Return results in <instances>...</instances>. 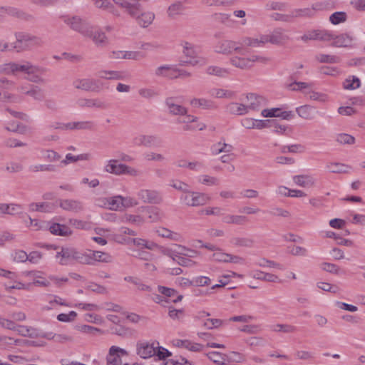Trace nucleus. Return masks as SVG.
I'll list each match as a JSON object with an SVG mask.
<instances>
[{
  "label": "nucleus",
  "instance_id": "obj_49",
  "mask_svg": "<svg viewBox=\"0 0 365 365\" xmlns=\"http://www.w3.org/2000/svg\"><path fill=\"white\" fill-rule=\"evenodd\" d=\"M95 6L99 9L107 11L111 13L114 12V6L110 0H91Z\"/></svg>",
  "mask_w": 365,
  "mask_h": 365
},
{
  "label": "nucleus",
  "instance_id": "obj_50",
  "mask_svg": "<svg viewBox=\"0 0 365 365\" xmlns=\"http://www.w3.org/2000/svg\"><path fill=\"white\" fill-rule=\"evenodd\" d=\"M169 186L178 191H180L182 194L190 188V185L187 183L178 179L170 180L169 181Z\"/></svg>",
  "mask_w": 365,
  "mask_h": 365
},
{
  "label": "nucleus",
  "instance_id": "obj_52",
  "mask_svg": "<svg viewBox=\"0 0 365 365\" xmlns=\"http://www.w3.org/2000/svg\"><path fill=\"white\" fill-rule=\"evenodd\" d=\"M206 355L210 360L212 361L216 364H225L227 361L226 355L218 351H211Z\"/></svg>",
  "mask_w": 365,
  "mask_h": 365
},
{
  "label": "nucleus",
  "instance_id": "obj_12",
  "mask_svg": "<svg viewBox=\"0 0 365 365\" xmlns=\"http://www.w3.org/2000/svg\"><path fill=\"white\" fill-rule=\"evenodd\" d=\"M73 86L78 90L87 92H98L102 88L100 81L95 78H77L73 81Z\"/></svg>",
  "mask_w": 365,
  "mask_h": 365
},
{
  "label": "nucleus",
  "instance_id": "obj_54",
  "mask_svg": "<svg viewBox=\"0 0 365 365\" xmlns=\"http://www.w3.org/2000/svg\"><path fill=\"white\" fill-rule=\"evenodd\" d=\"M27 96H31L35 101H41L44 98V92L38 86L32 85Z\"/></svg>",
  "mask_w": 365,
  "mask_h": 365
},
{
  "label": "nucleus",
  "instance_id": "obj_34",
  "mask_svg": "<svg viewBox=\"0 0 365 365\" xmlns=\"http://www.w3.org/2000/svg\"><path fill=\"white\" fill-rule=\"evenodd\" d=\"M190 105L197 108L215 109L217 106L214 101L207 98H193L190 102Z\"/></svg>",
  "mask_w": 365,
  "mask_h": 365
},
{
  "label": "nucleus",
  "instance_id": "obj_55",
  "mask_svg": "<svg viewBox=\"0 0 365 365\" xmlns=\"http://www.w3.org/2000/svg\"><path fill=\"white\" fill-rule=\"evenodd\" d=\"M229 255V253L225 252L218 248L213 252L211 259L217 262L228 263Z\"/></svg>",
  "mask_w": 365,
  "mask_h": 365
},
{
  "label": "nucleus",
  "instance_id": "obj_62",
  "mask_svg": "<svg viewBox=\"0 0 365 365\" xmlns=\"http://www.w3.org/2000/svg\"><path fill=\"white\" fill-rule=\"evenodd\" d=\"M144 158L148 162H163L165 160L163 154L154 151L146 152L144 154Z\"/></svg>",
  "mask_w": 365,
  "mask_h": 365
},
{
  "label": "nucleus",
  "instance_id": "obj_6",
  "mask_svg": "<svg viewBox=\"0 0 365 365\" xmlns=\"http://www.w3.org/2000/svg\"><path fill=\"white\" fill-rule=\"evenodd\" d=\"M180 200L186 207H198L207 205L211 201V197L202 192L191 190L190 188L182 194Z\"/></svg>",
  "mask_w": 365,
  "mask_h": 365
},
{
  "label": "nucleus",
  "instance_id": "obj_56",
  "mask_svg": "<svg viewBox=\"0 0 365 365\" xmlns=\"http://www.w3.org/2000/svg\"><path fill=\"white\" fill-rule=\"evenodd\" d=\"M198 182L207 186H215L219 185V180L214 176L209 175H202L198 178Z\"/></svg>",
  "mask_w": 365,
  "mask_h": 365
},
{
  "label": "nucleus",
  "instance_id": "obj_11",
  "mask_svg": "<svg viewBox=\"0 0 365 365\" xmlns=\"http://www.w3.org/2000/svg\"><path fill=\"white\" fill-rule=\"evenodd\" d=\"M334 38V34L327 29H312L307 31L301 36L302 41L307 42L308 41H319L322 42H329Z\"/></svg>",
  "mask_w": 365,
  "mask_h": 365
},
{
  "label": "nucleus",
  "instance_id": "obj_22",
  "mask_svg": "<svg viewBox=\"0 0 365 365\" xmlns=\"http://www.w3.org/2000/svg\"><path fill=\"white\" fill-rule=\"evenodd\" d=\"M58 205L63 210L78 213L83 210V203L76 200L62 199L58 202Z\"/></svg>",
  "mask_w": 365,
  "mask_h": 365
},
{
  "label": "nucleus",
  "instance_id": "obj_40",
  "mask_svg": "<svg viewBox=\"0 0 365 365\" xmlns=\"http://www.w3.org/2000/svg\"><path fill=\"white\" fill-rule=\"evenodd\" d=\"M95 262H101V263H111L113 261V257L108 252H102V251H92V257H91Z\"/></svg>",
  "mask_w": 365,
  "mask_h": 365
},
{
  "label": "nucleus",
  "instance_id": "obj_48",
  "mask_svg": "<svg viewBox=\"0 0 365 365\" xmlns=\"http://www.w3.org/2000/svg\"><path fill=\"white\" fill-rule=\"evenodd\" d=\"M272 330L274 332H283L286 334L294 333L296 327L288 324H277L272 326Z\"/></svg>",
  "mask_w": 365,
  "mask_h": 365
},
{
  "label": "nucleus",
  "instance_id": "obj_44",
  "mask_svg": "<svg viewBox=\"0 0 365 365\" xmlns=\"http://www.w3.org/2000/svg\"><path fill=\"white\" fill-rule=\"evenodd\" d=\"M304 93L308 96L312 101H316L320 103H326L329 101V96L327 93L317 92L315 91H305Z\"/></svg>",
  "mask_w": 365,
  "mask_h": 365
},
{
  "label": "nucleus",
  "instance_id": "obj_60",
  "mask_svg": "<svg viewBox=\"0 0 365 365\" xmlns=\"http://www.w3.org/2000/svg\"><path fill=\"white\" fill-rule=\"evenodd\" d=\"M210 95L216 98H230L232 93L227 90L222 88H213L210 91Z\"/></svg>",
  "mask_w": 365,
  "mask_h": 365
},
{
  "label": "nucleus",
  "instance_id": "obj_58",
  "mask_svg": "<svg viewBox=\"0 0 365 365\" xmlns=\"http://www.w3.org/2000/svg\"><path fill=\"white\" fill-rule=\"evenodd\" d=\"M233 244L237 247H252L255 243L254 240L250 237H235L232 240Z\"/></svg>",
  "mask_w": 365,
  "mask_h": 365
},
{
  "label": "nucleus",
  "instance_id": "obj_20",
  "mask_svg": "<svg viewBox=\"0 0 365 365\" xmlns=\"http://www.w3.org/2000/svg\"><path fill=\"white\" fill-rule=\"evenodd\" d=\"M76 105L80 108L106 109L107 104L100 98H80L76 101Z\"/></svg>",
  "mask_w": 365,
  "mask_h": 365
},
{
  "label": "nucleus",
  "instance_id": "obj_31",
  "mask_svg": "<svg viewBox=\"0 0 365 365\" xmlns=\"http://www.w3.org/2000/svg\"><path fill=\"white\" fill-rule=\"evenodd\" d=\"M331 41H332L331 45L333 46L348 47L351 46L353 41V37L347 34H341L339 36L334 34V38Z\"/></svg>",
  "mask_w": 365,
  "mask_h": 365
},
{
  "label": "nucleus",
  "instance_id": "obj_57",
  "mask_svg": "<svg viewBox=\"0 0 365 365\" xmlns=\"http://www.w3.org/2000/svg\"><path fill=\"white\" fill-rule=\"evenodd\" d=\"M42 158L46 161L55 163L59 161L61 156L53 150H44L42 151Z\"/></svg>",
  "mask_w": 365,
  "mask_h": 365
},
{
  "label": "nucleus",
  "instance_id": "obj_63",
  "mask_svg": "<svg viewBox=\"0 0 365 365\" xmlns=\"http://www.w3.org/2000/svg\"><path fill=\"white\" fill-rule=\"evenodd\" d=\"M159 138L153 135L143 134V147H155L160 144Z\"/></svg>",
  "mask_w": 365,
  "mask_h": 365
},
{
  "label": "nucleus",
  "instance_id": "obj_43",
  "mask_svg": "<svg viewBox=\"0 0 365 365\" xmlns=\"http://www.w3.org/2000/svg\"><path fill=\"white\" fill-rule=\"evenodd\" d=\"M296 112L299 117L306 120H311L314 118L313 108L308 105L297 108Z\"/></svg>",
  "mask_w": 365,
  "mask_h": 365
},
{
  "label": "nucleus",
  "instance_id": "obj_1",
  "mask_svg": "<svg viewBox=\"0 0 365 365\" xmlns=\"http://www.w3.org/2000/svg\"><path fill=\"white\" fill-rule=\"evenodd\" d=\"M247 39H251V37L244 36L239 41L221 39L215 43L214 51L222 55L235 53L230 58L229 62L233 67L242 71L250 70L256 63H269L271 61L269 57L250 53V48H252V45L250 44Z\"/></svg>",
  "mask_w": 365,
  "mask_h": 365
},
{
  "label": "nucleus",
  "instance_id": "obj_46",
  "mask_svg": "<svg viewBox=\"0 0 365 365\" xmlns=\"http://www.w3.org/2000/svg\"><path fill=\"white\" fill-rule=\"evenodd\" d=\"M223 210V208L219 206H208L202 209L200 213L206 216L222 217Z\"/></svg>",
  "mask_w": 365,
  "mask_h": 365
},
{
  "label": "nucleus",
  "instance_id": "obj_36",
  "mask_svg": "<svg viewBox=\"0 0 365 365\" xmlns=\"http://www.w3.org/2000/svg\"><path fill=\"white\" fill-rule=\"evenodd\" d=\"M138 214L132 215V214H124L121 217V222L123 223H129L135 225L137 226H140L145 222V218L140 215L141 212L138 211Z\"/></svg>",
  "mask_w": 365,
  "mask_h": 365
},
{
  "label": "nucleus",
  "instance_id": "obj_14",
  "mask_svg": "<svg viewBox=\"0 0 365 365\" xmlns=\"http://www.w3.org/2000/svg\"><path fill=\"white\" fill-rule=\"evenodd\" d=\"M138 201L145 204H159L163 201V197L160 192L155 190L142 188L137 194Z\"/></svg>",
  "mask_w": 365,
  "mask_h": 365
},
{
  "label": "nucleus",
  "instance_id": "obj_24",
  "mask_svg": "<svg viewBox=\"0 0 365 365\" xmlns=\"http://www.w3.org/2000/svg\"><path fill=\"white\" fill-rule=\"evenodd\" d=\"M226 109L229 113L232 115H242L248 113L243 98H241L240 102L228 103Z\"/></svg>",
  "mask_w": 365,
  "mask_h": 365
},
{
  "label": "nucleus",
  "instance_id": "obj_45",
  "mask_svg": "<svg viewBox=\"0 0 365 365\" xmlns=\"http://www.w3.org/2000/svg\"><path fill=\"white\" fill-rule=\"evenodd\" d=\"M256 264L262 268L267 267V268L277 269H280V270L283 269V267L280 264H279L274 261L267 259L266 258L259 259L257 261Z\"/></svg>",
  "mask_w": 365,
  "mask_h": 365
},
{
  "label": "nucleus",
  "instance_id": "obj_3",
  "mask_svg": "<svg viewBox=\"0 0 365 365\" xmlns=\"http://www.w3.org/2000/svg\"><path fill=\"white\" fill-rule=\"evenodd\" d=\"M120 6L126 14L135 18L137 22L144 28L150 25L155 19L154 13L150 11H143L139 3L123 1L120 3Z\"/></svg>",
  "mask_w": 365,
  "mask_h": 365
},
{
  "label": "nucleus",
  "instance_id": "obj_15",
  "mask_svg": "<svg viewBox=\"0 0 365 365\" xmlns=\"http://www.w3.org/2000/svg\"><path fill=\"white\" fill-rule=\"evenodd\" d=\"M248 113L250 111L258 110L266 105V99L255 93H250L242 97Z\"/></svg>",
  "mask_w": 365,
  "mask_h": 365
},
{
  "label": "nucleus",
  "instance_id": "obj_42",
  "mask_svg": "<svg viewBox=\"0 0 365 365\" xmlns=\"http://www.w3.org/2000/svg\"><path fill=\"white\" fill-rule=\"evenodd\" d=\"M206 73L210 76L224 78L230 74V70L217 66H210L207 67Z\"/></svg>",
  "mask_w": 365,
  "mask_h": 365
},
{
  "label": "nucleus",
  "instance_id": "obj_16",
  "mask_svg": "<svg viewBox=\"0 0 365 365\" xmlns=\"http://www.w3.org/2000/svg\"><path fill=\"white\" fill-rule=\"evenodd\" d=\"M136 352L140 358L146 359L155 355L156 347L154 343L141 341L136 344Z\"/></svg>",
  "mask_w": 365,
  "mask_h": 365
},
{
  "label": "nucleus",
  "instance_id": "obj_18",
  "mask_svg": "<svg viewBox=\"0 0 365 365\" xmlns=\"http://www.w3.org/2000/svg\"><path fill=\"white\" fill-rule=\"evenodd\" d=\"M136 232L128 227H122L118 233H115L111 235V239L117 243L130 245L132 237L129 236H135Z\"/></svg>",
  "mask_w": 365,
  "mask_h": 365
},
{
  "label": "nucleus",
  "instance_id": "obj_5",
  "mask_svg": "<svg viewBox=\"0 0 365 365\" xmlns=\"http://www.w3.org/2000/svg\"><path fill=\"white\" fill-rule=\"evenodd\" d=\"M16 42L11 49L16 51H30L33 48L40 47L43 45L41 38L26 32H17L15 34Z\"/></svg>",
  "mask_w": 365,
  "mask_h": 365
},
{
  "label": "nucleus",
  "instance_id": "obj_17",
  "mask_svg": "<svg viewBox=\"0 0 365 365\" xmlns=\"http://www.w3.org/2000/svg\"><path fill=\"white\" fill-rule=\"evenodd\" d=\"M128 355L126 350L116 346H112L106 357L107 365H121V356Z\"/></svg>",
  "mask_w": 365,
  "mask_h": 365
},
{
  "label": "nucleus",
  "instance_id": "obj_10",
  "mask_svg": "<svg viewBox=\"0 0 365 365\" xmlns=\"http://www.w3.org/2000/svg\"><path fill=\"white\" fill-rule=\"evenodd\" d=\"M93 41L97 47H106L109 43V39L106 33L98 26L92 24L85 37Z\"/></svg>",
  "mask_w": 365,
  "mask_h": 365
},
{
  "label": "nucleus",
  "instance_id": "obj_21",
  "mask_svg": "<svg viewBox=\"0 0 365 365\" xmlns=\"http://www.w3.org/2000/svg\"><path fill=\"white\" fill-rule=\"evenodd\" d=\"M175 66L163 64L157 66L154 70V76L158 78L175 79Z\"/></svg>",
  "mask_w": 365,
  "mask_h": 365
},
{
  "label": "nucleus",
  "instance_id": "obj_13",
  "mask_svg": "<svg viewBox=\"0 0 365 365\" xmlns=\"http://www.w3.org/2000/svg\"><path fill=\"white\" fill-rule=\"evenodd\" d=\"M56 258L60 264L66 265L72 261H77L79 258V251L73 247H61L56 252Z\"/></svg>",
  "mask_w": 365,
  "mask_h": 365
},
{
  "label": "nucleus",
  "instance_id": "obj_35",
  "mask_svg": "<svg viewBox=\"0 0 365 365\" xmlns=\"http://www.w3.org/2000/svg\"><path fill=\"white\" fill-rule=\"evenodd\" d=\"M98 76L106 80H123L125 78V74L120 71L101 70L98 71Z\"/></svg>",
  "mask_w": 365,
  "mask_h": 365
},
{
  "label": "nucleus",
  "instance_id": "obj_25",
  "mask_svg": "<svg viewBox=\"0 0 365 365\" xmlns=\"http://www.w3.org/2000/svg\"><path fill=\"white\" fill-rule=\"evenodd\" d=\"M48 230L52 235L57 236L70 237L73 234V230L68 226L60 223H52Z\"/></svg>",
  "mask_w": 365,
  "mask_h": 365
},
{
  "label": "nucleus",
  "instance_id": "obj_2",
  "mask_svg": "<svg viewBox=\"0 0 365 365\" xmlns=\"http://www.w3.org/2000/svg\"><path fill=\"white\" fill-rule=\"evenodd\" d=\"M39 71L40 68L29 61L9 62L0 65V73L14 76L24 73L27 76L29 81L34 83L43 82V79L36 75Z\"/></svg>",
  "mask_w": 365,
  "mask_h": 365
},
{
  "label": "nucleus",
  "instance_id": "obj_41",
  "mask_svg": "<svg viewBox=\"0 0 365 365\" xmlns=\"http://www.w3.org/2000/svg\"><path fill=\"white\" fill-rule=\"evenodd\" d=\"M26 274L33 277L34 281L32 284L36 286L48 287L51 285V280L41 277L40 275V272L31 271L27 272Z\"/></svg>",
  "mask_w": 365,
  "mask_h": 365
},
{
  "label": "nucleus",
  "instance_id": "obj_30",
  "mask_svg": "<svg viewBox=\"0 0 365 365\" xmlns=\"http://www.w3.org/2000/svg\"><path fill=\"white\" fill-rule=\"evenodd\" d=\"M165 104L170 113L175 115H178L179 117H180L182 114H185L187 110L186 108L177 103L175 100L171 98L166 100Z\"/></svg>",
  "mask_w": 365,
  "mask_h": 365
},
{
  "label": "nucleus",
  "instance_id": "obj_7",
  "mask_svg": "<svg viewBox=\"0 0 365 365\" xmlns=\"http://www.w3.org/2000/svg\"><path fill=\"white\" fill-rule=\"evenodd\" d=\"M288 39L287 36L282 29H278L274 30L272 34L268 35H262L257 37H251V39H247L250 44L252 45V48L262 47L267 43L272 44H280Z\"/></svg>",
  "mask_w": 365,
  "mask_h": 365
},
{
  "label": "nucleus",
  "instance_id": "obj_23",
  "mask_svg": "<svg viewBox=\"0 0 365 365\" xmlns=\"http://www.w3.org/2000/svg\"><path fill=\"white\" fill-rule=\"evenodd\" d=\"M138 211L141 213H145L147 218L151 222L160 221L163 217V215L158 207L141 206L138 209Z\"/></svg>",
  "mask_w": 365,
  "mask_h": 365
},
{
  "label": "nucleus",
  "instance_id": "obj_29",
  "mask_svg": "<svg viewBox=\"0 0 365 365\" xmlns=\"http://www.w3.org/2000/svg\"><path fill=\"white\" fill-rule=\"evenodd\" d=\"M222 217V222L228 225H242L247 221V217L244 215L225 214L223 212Z\"/></svg>",
  "mask_w": 365,
  "mask_h": 365
},
{
  "label": "nucleus",
  "instance_id": "obj_37",
  "mask_svg": "<svg viewBox=\"0 0 365 365\" xmlns=\"http://www.w3.org/2000/svg\"><path fill=\"white\" fill-rule=\"evenodd\" d=\"M185 7L180 1H176L170 4L167 10L168 17L175 19L180 15H182L185 12Z\"/></svg>",
  "mask_w": 365,
  "mask_h": 365
},
{
  "label": "nucleus",
  "instance_id": "obj_27",
  "mask_svg": "<svg viewBox=\"0 0 365 365\" xmlns=\"http://www.w3.org/2000/svg\"><path fill=\"white\" fill-rule=\"evenodd\" d=\"M293 182L304 188H310L315 185L316 180L310 175H298L293 177Z\"/></svg>",
  "mask_w": 365,
  "mask_h": 365
},
{
  "label": "nucleus",
  "instance_id": "obj_33",
  "mask_svg": "<svg viewBox=\"0 0 365 365\" xmlns=\"http://www.w3.org/2000/svg\"><path fill=\"white\" fill-rule=\"evenodd\" d=\"M327 170L331 173H349L351 169V166L336 162H330L326 165Z\"/></svg>",
  "mask_w": 365,
  "mask_h": 365
},
{
  "label": "nucleus",
  "instance_id": "obj_4",
  "mask_svg": "<svg viewBox=\"0 0 365 365\" xmlns=\"http://www.w3.org/2000/svg\"><path fill=\"white\" fill-rule=\"evenodd\" d=\"M181 46L185 60L180 61V66L202 67L207 64V58L200 55V48L196 45L190 42L184 41Z\"/></svg>",
  "mask_w": 365,
  "mask_h": 365
},
{
  "label": "nucleus",
  "instance_id": "obj_32",
  "mask_svg": "<svg viewBox=\"0 0 365 365\" xmlns=\"http://www.w3.org/2000/svg\"><path fill=\"white\" fill-rule=\"evenodd\" d=\"M155 232L158 236L161 237L167 238L175 242H180L182 238L180 233L172 231L163 227L157 228Z\"/></svg>",
  "mask_w": 365,
  "mask_h": 365
},
{
  "label": "nucleus",
  "instance_id": "obj_8",
  "mask_svg": "<svg viewBox=\"0 0 365 365\" xmlns=\"http://www.w3.org/2000/svg\"><path fill=\"white\" fill-rule=\"evenodd\" d=\"M63 21L72 31L85 37L93 24L87 19L79 15L68 14L63 16Z\"/></svg>",
  "mask_w": 365,
  "mask_h": 365
},
{
  "label": "nucleus",
  "instance_id": "obj_39",
  "mask_svg": "<svg viewBox=\"0 0 365 365\" xmlns=\"http://www.w3.org/2000/svg\"><path fill=\"white\" fill-rule=\"evenodd\" d=\"M93 158L92 154L89 153H82L78 155H73L71 153H68L66 155L64 160L61 161V163L63 165H68L71 163H76L77 161H88Z\"/></svg>",
  "mask_w": 365,
  "mask_h": 365
},
{
  "label": "nucleus",
  "instance_id": "obj_9",
  "mask_svg": "<svg viewBox=\"0 0 365 365\" xmlns=\"http://www.w3.org/2000/svg\"><path fill=\"white\" fill-rule=\"evenodd\" d=\"M178 123L183 124V130L186 131L203 130L206 128V125L200 121L198 117L188 114L187 111L178 117Z\"/></svg>",
  "mask_w": 365,
  "mask_h": 365
},
{
  "label": "nucleus",
  "instance_id": "obj_47",
  "mask_svg": "<svg viewBox=\"0 0 365 365\" xmlns=\"http://www.w3.org/2000/svg\"><path fill=\"white\" fill-rule=\"evenodd\" d=\"M121 195H115L113 197H108V210L113 211L122 210V202Z\"/></svg>",
  "mask_w": 365,
  "mask_h": 365
},
{
  "label": "nucleus",
  "instance_id": "obj_28",
  "mask_svg": "<svg viewBox=\"0 0 365 365\" xmlns=\"http://www.w3.org/2000/svg\"><path fill=\"white\" fill-rule=\"evenodd\" d=\"M126 175L133 178H136L140 175V172L138 169L134 167L129 166L124 163H118L115 175Z\"/></svg>",
  "mask_w": 365,
  "mask_h": 365
},
{
  "label": "nucleus",
  "instance_id": "obj_59",
  "mask_svg": "<svg viewBox=\"0 0 365 365\" xmlns=\"http://www.w3.org/2000/svg\"><path fill=\"white\" fill-rule=\"evenodd\" d=\"M139 96L142 98L150 100L158 96V93L151 88H140L138 91Z\"/></svg>",
  "mask_w": 365,
  "mask_h": 365
},
{
  "label": "nucleus",
  "instance_id": "obj_64",
  "mask_svg": "<svg viewBox=\"0 0 365 365\" xmlns=\"http://www.w3.org/2000/svg\"><path fill=\"white\" fill-rule=\"evenodd\" d=\"M158 291L160 294L164 295L166 299H176L178 292L176 290L172 288H168L163 286H158Z\"/></svg>",
  "mask_w": 365,
  "mask_h": 365
},
{
  "label": "nucleus",
  "instance_id": "obj_61",
  "mask_svg": "<svg viewBox=\"0 0 365 365\" xmlns=\"http://www.w3.org/2000/svg\"><path fill=\"white\" fill-rule=\"evenodd\" d=\"M121 202H122V210L125 209H128L130 207H135L138 205L139 202L138 198H135L131 196H122L121 195Z\"/></svg>",
  "mask_w": 365,
  "mask_h": 365
},
{
  "label": "nucleus",
  "instance_id": "obj_38",
  "mask_svg": "<svg viewBox=\"0 0 365 365\" xmlns=\"http://www.w3.org/2000/svg\"><path fill=\"white\" fill-rule=\"evenodd\" d=\"M316 14V8L314 6L307 7L303 9H296L291 11L292 20L296 18L312 17Z\"/></svg>",
  "mask_w": 365,
  "mask_h": 365
},
{
  "label": "nucleus",
  "instance_id": "obj_19",
  "mask_svg": "<svg viewBox=\"0 0 365 365\" xmlns=\"http://www.w3.org/2000/svg\"><path fill=\"white\" fill-rule=\"evenodd\" d=\"M54 128H64L67 130H92L95 128V123L91 120H83L77 122H70L63 126L60 125V123H56Z\"/></svg>",
  "mask_w": 365,
  "mask_h": 365
},
{
  "label": "nucleus",
  "instance_id": "obj_26",
  "mask_svg": "<svg viewBox=\"0 0 365 365\" xmlns=\"http://www.w3.org/2000/svg\"><path fill=\"white\" fill-rule=\"evenodd\" d=\"M234 151V146L225 142V140H221L219 142L213 144L211 147V152L213 155H220L225 153H232Z\"/></svg>",
  "mask_w": 365,
  "mask_h": 365
},
{
  "label": "nucleus",
  "instance_id": "obj_53",
  "mask_svg": "<svg viewBox=\"0 0 365 365\" xmlns=\"http://www.w3.org/2000/svg\"><path fill=\"white\" fill-rule=\"evenodd\" d=\"M183 298L182 295H178L176 299H168L165 298V297L163 294H155L153 297V300L155 302L161 304L162 306H165L168 303L173 302L177 303L178 302H180Z\"/></svg>",
  "mask_w": 365,
  "mask_h": 365
},
{
  "label": "nucleus",
  "instance_id": "obj_51",
  "mask_svg": "<svg viewBox=\"0 0 365 365\" xmlns=\"http://www.w3.org/2000/svg\"><path fill=\"white\" fill-rule=\"evenodd\" d=\"M315 58L319 63H337L340 62V58L334 55L319 53Z\"/></svg>",
  "mask_w": 365,
  "mask_h": 365
}]
</instances>
